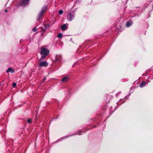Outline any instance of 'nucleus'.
I'll return each mask as SVG.
<instances>
[{
    "mask_svg": "<svg viewBox=\"0 0 153 153\" xmlns=\"http://www.w3.org/2000/svg\"><path fill=\"white\" fill-rule=\"evenodd\" d=\"M128 98H127V97H126L125 98H124V99H125V100H127Z\"/></svg>",
    "mask_w": 153,
    "mask_h": 153,
    "instance_id": "obj_24",
    "label": "nucleus"
},
{
    "mask_svg": "<svg viewBox=\"0 0 153 153\" xmlns=\"http://www.w3.org/2000/svg\"><path fill=\"white\" fill-rule=\"evenodd\" d=\"M77 134L78 135H80L82 134V132L80 131H79L77 133Z\"/></svg>",
    "mask_w": 153,
    "mask_h": 153,
    "instance_id": "obj_17",
    "label": "nucleus"
},
{
    "mask_svg": "<svg viewBox=\"0 0 153 153\" xmlns=\"http://www.w3.org/2000/svg\"><path fill=\"white\" fill-rule=\"evenodd\" d=\"M69 79V78L67 76H65L62 79V82H66Z\"/></svg>",
    "mask_w": 153,
    "mask_h": 153,
    "instance_id": "obj_8",
    "label": "nucleus"
},
{
    "mask_svg": "<svg viewBox=\"0 0 153 153\" xmlns=\"http://www.w3.org/2000/svg\"><path fill=\"white\" fill-rule=\"evenodd\" d=\"M27 121L28 123H30L32 122V120L30 119H28L27 120Z\"/></svg>",
    "mask_w": 153,
    "mask_h": 153,
    "instance_id": "obj_15",
    "label": "nucleus"
},
{
    "mask_svg": "<svg viewBox=\"0 0 153 153\" xmlns=\"http://www.w3.org/2000/svg\"><path fill=\"white\" fill-rule=\"evenodd\" d=\"M152 8H153V4H152Z\"/></svg>",
    "mask_w": 153,
    "mask_h": 153,
    "instance_id": "obj_28",
    "label": "nucleus"
},
{
    "mask_svg": "<svg viewBox=\"0 0 153 153\" xmlns=\"http://www.w3.org/2000/svg\"><path fill=\"white\" fill-rule=\"evenodd\" d=\"M75 134H72V135H68V136H66V137H64V138H67V137H70V136H72V135H75Z\"/></svg>",
    "mask_w": 153,
    "mask_h": 153,
    "instance_id": "obj_20",
    "label": "nucleus"
},
{
    "mask_svg": "<svg viewBox=\"0 0 153 153\" xmlns=\"http://www.w3.org/2000/svg\"><path fill=\"white\" fill-rule=\"evenodd\" d=\"M44 26L45 27V29L44 30V31H45L46 29L47 28H48L49 27L50 25L48 24H47L46 25H44Z\"/></svg>",
    "mask_w": 153,
    "mask_h": 153,
    "instance_id": "obj_13",
    "label": "nucleus"
},
{
    "mask_svg": "<svg viewBox=\"0 0 153 153\" xmlns=\"http://www.w3.org/2000/svg\"><path fill=\"white\" fill-rule=\"evenodd\" d=\"M44 29H45V28H42V31L43 32H45V31H44Z\"/></svg>",
    "mask_w": 153,
    "mask_h": 153,
    "instance_id": "obj_22",
    "label": "nucleus"
},
{
    "mask_svg": "<svg viewBox=\"0 0 153 153\" xmlns=\"http://www.w3.org/2000/svg\"><path fill=\"white\" fill-rule=\"evenodd\" d=\"M45 79H46V78H45L44 79H43V81H45Z\"/></svg>",
    "mask_w": 153,
    "mask_h": 153,
    "instance_id": "obj_26",
    "label": "nucleus"
},
{
    "mask_svg": "<svg viewBox=\"0 0 153 153\" xmlns=\"http://www.w3.org/2000/svg\"><path fill=\"white\" fill-rule=\"evenodd\" d=\"M30 0H22L20 2V5L23 7L27 5L28 4Z\"/></svg>",
    "mask_w": 153,
    "mask_h": 153,
    "instance_id": "obj_3",
    "label": "nucleus"
},
{
    "mask_svg": "<svg viewBox=\"0 0 153 153\" xmlns=\"http://www.w3.org/2000/svg\"><path fill=\"white\" fill-rule=\"evenodd\" d=\"M146 84V83L145 81L142 82L140 85V87L142 88L145 86Z\"/></svg>",
    "mask_w": 153,
    "mask_h": 153,
    "instance_id": "obj_9",
    "label": "nucleus"
},
{
    "mask_svg": "<svg viewBox=\"0 0 153 153\" xmlns=\"http://www.w3.org/2000/svg\"><path fill=\"white\" fill-rule=\"evenodd\" d=\"M66 24H64L61 27V29L62 30H64L66 27Z\"/></svg>",
    "mask_w": 153,
    "mask_h": 153,
    "instance_id": "obj_12",
    "label": "nucleus"
},
{
    "mask_svg": "<svg viewBox=\"0 0 153 153\" xmlns=\"http://www.w3.org/2000/svg\"><path fill=\"white\" fill-rule=\"evenodd\" d=\"M124 102H125L124 101H123V103H124Z\"/></svg>",
    "mask_w": 153,
    "mask_h": 153,
    "instance_id": "obj_27",
    "label": "nucleus"
},
{
    "mask_svg": "<svg viewBox=\"0 0 153 153\" xmlns=\"http://www.w3.org/2000/svg\"><path fill=\"white\" fill-rule=\"evenodd\" d=\"M120 92H118V93H117L116 94V96L117 97L118 95L120 94Z\"/></svg>",
    "mask_w": 153,
    "mask_h": 153,
    "instance_id": "obj_21",
    "label": "nucleus"
},
{
    "mask_svg": "<svg viewBox=\"0 0 153 153\" xmlns=\"http://www.w3.org/2000/svg\"><path fill=\"white\" fill-rule=\"evenodd\" d=\"M7 10H5V12H7Z\"/></svg>",
    "mask_w": 153,
    "mask_h": 153,
    "instance_id": "obj_25",
    "label": "nucleus"
},
{
    "mask_svg": "<svg viewBox=\"0 0 153 153\" xmlns=\"http://www.w3.org/2000/svg\"><path fill=\"white\" fill-rule=\"evenodd\" d=\"M132 24V22L131 21H129L126 24V26L127 27H130Z\"/></svg>",
    "mask_w": 153,
    "mask_h": 153,
    "instance_id": "obj_11",
    "label": "nucleus"
},
{
    "mask_svg": "<svg viewBox=\"0 0 153 153\" xmlns=\"http://www.w3.org/2000/svg\"><path fill=\"white\" fill-rule=\"evenodd\" d=\"M62 56L60 55H56V62H59L60 61Z\"/></svg>",
    "mask_w": 153,
    "mask_h": 153,
    "instance_id": "obj_7",
    "label": "nucleus"
},
{
    "mask_svg": "<svg viewBox=\"0 0 153 153\" xmlns=\"http://www.w3.org/2000/svg\"><path fill=\"white\" fill-rule=\"evenodd\" d=\"M11 72L12 73H13L14 72V70H13L12 68H9L6 71V72L7 73L9 72Z\"/></svg>",
    "mask_w": 153,
    "mask_h": 153,
    "instance_id": "obj_10",
    "label": "nucleus"
},
{
    "mask_svg": "<svg viewBox=\"0 0 153 153\" xmlns=\"http://www.w3.org/2000/svg\"><path fill=\"white\" fill-rule=\"evenodd\" d=\"M151 76H152V78H150V79H153V74Z\"/></svg>",
    "mask_w": 153,
    "mask_h": 153,
    "instance_id": "obj_23",
    "label": "nucleus"
},
{
    "mask_svg": "<svg viewBox=\"0 0 153 153\" xmlns=\"http://www.w3.org/2000/svg\"><path fill=\"white\" fill-rule=\"evenodd\" d=\"M44 15V14L43 13H42L41 12L39 13L36 17V20L37 21H39L42 18V16Z\"/></svg>",
    "mask_w": 153,
    "mask_h": 153,
    "instance_id": "obj_5",
    "label": "nucleus"
},
{
    "mask_svg": "<svg viewBox=\"0 0 153 153\" xmlns=\"http://www.w3.org/2000/svg\"><path fill=\"white\" fill-rule=\"evenodd\" d=\"M75 14L73 12L71 11L68 12L67 14V19L69 21H71L74 19Z\"/></svg>",
    "mask_w": 153,
    "mask_h": 153,
    "instance_id": "obj_2",
    "label": "nucleus"
},
{
    "mask_svg": "<svg viewBox=\"0 0 153 153\" xmlns=\"http://www.w3.org/2000/svg\"><path fill=\"white\" fill-rule=\"evenodd\" d=\"M48 65V63L45 61H41L38 64L39 67H46Z\"/></svg>",
    "mask_w": 153,
    "mask_h": 153,
    "instance_id": "obj_4",
    "label": "nucleus"
},
{
    "mask_svg": "<svg viewBox=\"0 0 153 153\" xmlns=\"http://www.w3.org/2000/svg\"><path fill=\"white\" fill-rule=\"evenodd\" d=\"M47 5L45 6L42 7V8L41 10V11L40 12H41L42 13H43L44 14L46 11V10H47Z\"/></svg>",
    "mask_w": 153,
    "mask_h": 153,
    "instance_id": "obj_6",
    "label": "nucleus"
},
{
    "mask_svg": "<svg viewBox=\"0 0 153 153\" xmlns=\"http://www.w3.org/2000/svg\"><path fill=\"white\" fill-rule=\"evenodd\" d=\"M32 30L34 32H36L37 31V29L36 27H34L33 28Z\"/></svg>",
    "mask_w": 153,
    "mask_h": 153,
    "instance_id": "obj_18",
    "label": "nucleus"
},
{
    "mask_svg": "<svg viewBox=\"0 0 153 153\" xmlns=\"http://www.w3.org/2000/svg\"><path fill=\"white\" fill-rule=\"evenodd\" d=\"M16 85V83L15 82H13L12 84V86L13 87H15Z\"/></svg>",
    "mask_w": 153,
    "mask_h": 153,
    "instance_id": "obj_16",
    "label": "nucleus"
},
{
    "mask_svg": "<svg viewBox=\"0 0 153 153\" xmlns=\"http://www.w3.org/2000/svg\"><path fill=\"white\" fill-rule=\"evenodd\" d=\"M63 13V11L62 10H60L59 11V13L60 14H62Z\"/></svg>",
    "mask_w": 153,
    "mask_h": 153,
    "instance_id": "obj_19",
    "label": "nucleus"
},
{
    "mask_svg": "<svg viewBox=\"0 0 153 153\" xmlns=\"http://www.w3.org/2000/svg\"><path fill=\"white\" fill-rule=\"evenodd\" d=\"M62 34L61 33H59L57 35V37L59 38H62Z\"/></svg>",
    "mask_w": 153,
    "mask_h": 153,
    "instance_id": "obj_14",
    "label": "nucleus"
},
{
    "mask_svg": "<svg viewBox=\"0 0 153 153\" xmlns=\"http://www.w3.org/2000/svg\"><path fill=\"white\" fill-rule=\"evenodd\" d=\"M40 54L41 57L39 60L40 61L44 59L49 53V51L46 48L42 46L40 48Z\"/></svg>",
    "mask_w": 153,
    "mask_h": 153,
    "instance_id": "obj_1",
    "label": "nucleus"
}]
</instances>
